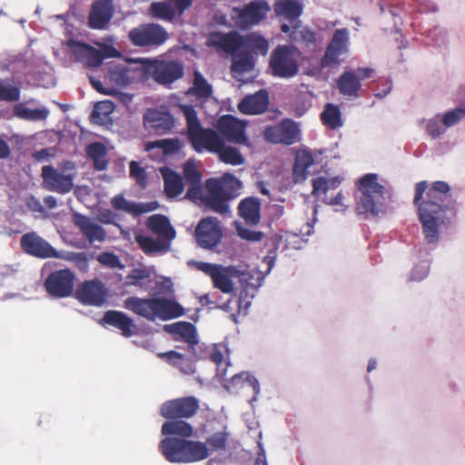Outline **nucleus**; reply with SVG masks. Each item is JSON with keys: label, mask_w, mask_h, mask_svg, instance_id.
Returning a JSON list of instances; mask_svg holds the SVG:
<instances>
[{"label": "nucleus", "mask_w": 465, "mask_h": 465, "mask_svg": "<svg viewBox=\"0 0 465 465\" xmlns=\"http://www.w3.org/2000/svg\"><path fill=\"white\" fill-rule=\"evenodd\" d=\"M443 181L434 182L430 188L426 181L415 185L414 204L418 207L425 242L432 248L440 241V232L447 229L456 215V201Z\"/></svg>", "instance_id": "nucleus-1"}, {"label": "nucleus", "mask_w": 465, "mask_h": 465, "mask_svg": "<svg viewBox=\"0 0 465 465\" xmlns=\"http://www.w3.org/2000/svg\"><path fill=\"white\" fill-rule=\"evenodd\" d=\"M229 434L218 431L207 438L206 442L166 437L161 440L159 450L172 463H192L205 460L210 451L224 450Z\"/></svg>", "instance_id": "nucleus-2"}, {"label": "nucleus", "mask_w": 465, "mask_h": 465, "mask_svg": "<svg viewBox=\"0 0 465 465\" xmlns=\"http://www.w3.org/2000/svg\"><path fill=\"white\" fill-rule=\"evenodd\" d=\"M358 193V215L369 219L385 212L391 193L377 173L364 174L359 181Z\"/></svg>", "instance_id": "nucleus-3"}, {"label": "nucleus", "mask_w": 465, "mask_h": 465, "mask_svg": "<svg viewBox=\"0 0 465 465\" xmlns=\"http://www.w3.org/2000/svg\"><path fill=\"white\" fill-rule=\"evenodd\" d=\"M301 53L292 45H278L271 54L269 66L273 76L292 78L299 73L298 59Z\"/></svg>", "instance_id": "nucleus-4"}, {"label": "nucleus", "mask_w": 465, "mask_h": 465, "mask_svg": "<svg viewBox=\"0 0 465 465\" xmlns=\"http://www.w3.org/2000/svg\"><path fill=\"white\" fill-rule=\"evenodd\" d=\"M180 108L186 119L188 139L197 153H201L202 149L206 148V142H211L213 145L219 144L217 132L202 126L197 113L192 104H183Z\"/></svg>", "instance_id": "nucleus-5"}, {"label": "nucleus", "mask_w": 465, "mask_h": 465, "mask_svg": "<svg viewBox=\"0 0 465 465\" xmlns=\"http://www.w3.org/2000/svg\"><path fill=\"white\" fill-rule=\"evenodd\" d=\"M189 266H193L198 271L208 275L214 288L220 290L223 293H232L234 290L233 279L237 276V267L233 265L223 266L217 263H210L205 262H198L191 260L188 262Z\"/></svg>", "instance_id": "nucleus-6"}, {"label": "nucleus", "mask_w": 465, "mask_h": 465, "mask_svg": "<svg viewBox=\"0 0 465 465\" xmlns=\"http://www.w3.org/2000/svg\"><path fill=\"white\" fill-rule=\"evenodd\" d=\"M143 61L110 62L106 64V77L117 86L124 87L143 77Z\"/></svg>", "instance_id": "nucleus-7"}, {"label": "nucleus", "mask_w": 465, "mask_h": 465, "mask_svg": "<svg viewBox=\"0 0 465 465\" xmlns=\"http://www.w3.org/2000/svg\"><path fill=\"white\" fill-rule=\"evenodd\" d=\"M66 45L71 49L75 60L87 67H98L105 58L118 57L121 54L113 46L105 45L101 49H96L75 40H69Z\"/></svg>", "instance_id": "nucleus-8"}, {"label": "nucleus", "mask_w": 465, "mask_h": 465, "mask_svg": "<svg viewBox=\"0 0 465 465\" xmlns=\"http://www.w3.org/2000/svg\"><path fill=\"white\" fill-rule=\"evenodd\" d=\"M128 37L132 44L139 47L160 46L163 45L169 35L160 25L150 23L132 29Z\"/></svg>", "instance_id": "nucleus-9"}, {"label": "nucleus", "mask_w": 465, "mask_h": 465, "mask_svg": "<svg viewBox=\"0 0 465 465\" xmlns=\"http://www.w3.org/2000/svg\"><path fill=\"white\" fill-rule=\"evenodd\" d=\"M199 408V401L195 397H182L163 402L160 409V414L169 420L188 419L193 417Z\"/></svg>", "instance_id": "nucleus-10"}, {"label": "nucleus", "mask_w": 465, "mask_h": 465, "mask_svg": "<svg viewBox=\"0 0 465 465\" xmlns=\"http://www.w3.org/2000/svg\"><path fill=\"white\" fill-rule=\"evenodd\" d=\"M43 186L49 192L60 194L70 193L74 187V173H63L53 165L42 167Z\"/></svg>", "instance_id": "nucleus-11"}, {"label": "nucleus", "mask_w": 465, "mask_h": 465, "mask_svg": "<svg viewBox=\"0 0 465 465\" xmlns=\"http://www.w3.org/2000/svg\"><path fill=\"white\" fill-rule=\"evenodd\" d=\"M74 275L67 269L54 271L45 282L46 292L53 297L64 298L74 292Z\"/></svg>", "instance_id": "nucleus-12"}, {"label": "nucleus", "mask_w": 465, "mask_h": 465, "mask_svg": "<svg viewBox=\"0 0 465 465\" xmlns=\"http://www.w3.org/2000/svg\"><path fill=\"white\" fill-rule=\"evenodd\" d=\"M300 128L297 123L284 119L279 124L268 126L264 130V137L272 143L291 145L298 141Z\"/></svg>", "instance_id": "nucleus-13"}, {"label": "nucleus", "mask_w": 465, "mask_h": 465, "mask_svg": "<svg viewBox=\"0 0 465 465\" xmlns=\"http://www.w3.org/2000/svg\"><path fill=\"white\" fill-rule=\"evenodd\" d=\"M23 251L40 259H57L59 252L35 232L25 233L20 240Z\"/></svg>", "instance_id": "nucleus-14"}, {"label": "nucleus", "mask_w": 465, "mask_h": 465, "mask_svg": "<svg viewBox=\"0 0 465 465\" xmlns=\"http://www.w3.org/2000/svg\"><path fill=\"white\" fill-rule=\"evenodd\" d=\"M223 233L218 221L213 217L202 219L195 229V238L200 247L213 250L221 242Z\"/></svg>", "instance_id": "nucleus-15"}, {"label": "nucleus", "mask_w": 465, "mask_h": 465, "mask_svg": "<svg viewBox=\"0 0 465 465\" xmlns=\"http://www.w3.org/2000/svg\"><path fill=\"white\" fill-rule=\"evenodd\" d=\"M218 134L233 143H245V123L236 117L227 114L220 118L217 124Z\"/></svg>", "instance_id": "nucleus-16"}, {"label": "nucleus", "mask_w": 465, "mask_h": 465, "mask_svg": "<svg viewBox=\"0 0 465 465\" xmlns=\"http://www.w3.org/2000/svg\"><path fill=\"white\" fill-rule=\"evenodd\" d=\"M75 296L82 304L102 306L105 302L106 288L99 280L85 281L77 288Z\"/></svg>", "instance_id": "nucleus-17"}, {"label": "nucleus", "mask_w": 465, "mask_h": 465, "mask_svg": "<svg viewBox=\"0 0 465 465\" xmlns=\"http://www.w3.org/2000/svg\"><path fill=\"white\" fill-rule=\"evenodd\" d=\"M349 30L347 28L337 29L329 43L325 54L322 58V66H330L339 63V57L347 54L349 50Z\"/></svg>", "instance_id": "nucleus-18"}, {"label": "nucleus", "mask_w": 465, "mask_h": 465, "mask_svg": "<svg viewBox=\"0 0 465 465\" xmlns=\"http://www.w3.org/2000/svg\"><path fill=\"white\" fill-rule=\"evenodd\" d=\"M192 4V0H163L153 2L150 6V12L155 18L172 22L176 15H182Z\"/></svg>", "instance_id": "nucleus-19"}, {"label": "nucleus", "mask_w": 465, "mask_h": 465, "mask_svg": "<svg viewBox=\"0 0 465 465\" xmlns=\"http://www.w3.org/2000/svg\"><path fill=\"white\" fill-rule=\"evenodd\" d=\"M270 10L267 0H252L238 10V16L244 25L253 26L263 21Z\"/></svg>", "instance_id": "nucleus-20"}, {"label": "nucleus", "mask_w": 465, "mask_h": 465, "mask_svg": "<svg viewBox=\"0 0 465 465\" xmlns=\"http://www.w3.org/2000/svg\"><path fill=\"white\" fill-rule=\"evenodd\" d=\"M243 36L235 31L229 33L213 32L207 38L208 46L216 47L227 54H234L242 47Z\"/></svg>", "instance_id": "nucleus-21"}, {"label": "nucleus", "mask_w": 465, "mask_h": 465, "mask_svg": "<svg viewBox=\"0 0 465 465\" xmlns=\"http://www.w3.org/2000/svg\"><path fill=\"white\" fill-rule=\"evenodd\" d=\"M111 205L114 209L117 211H123L128 214L133 215L134 217H137L143 213L153 212L160 206L156 201L149 203L131 202L125 199L122 193L116 194L111 199Z\"/></svg>", "instance_id": "nucleus-22"}, {"label": "nucleus", "mask_w": 465, "mask_h": 465, "mask_svg": "<svg viewBox=\"0 0 465 465\" xmlns=\"http://www.w3.org/2000/svg\"><path fill=\"white\" fill-rule=\"evenodd\" d=\"M114 5L112 0H97L91 8L88 21L93 29L102 30L106 28L114 15Z\"/></svg>", "instance_id": "nucleus-23"}, {"label": "nucleus", "mask_w": 465, "mask_h": 465, "mask_svg": "<svg viewBox=\"0 0 465 465\" xmlns=\"http://www.w3.org/2000/svg\"><path fill=\"white\" fill-rule=\"evenodd\" d=\"M183 66L176 61H163L154 65L153 77L160 84H170L183 76Z\"/></svg>", "instance_id": "nucleus-24"}, {"label": "nucleus", "mask_w": 465, "mask_h": 465, "mask_svg": "<svg viewBox=\"0 0 465 465\" xmlns=\"http://www.w3.org/2000/svg\"><path fill=\"white\" fill-rule=\"evenodd\" d=\"M144 125L158 134H164L174 125L173 115L165 111L156 109L148 110L143 116Z\"/></svg>", "instance_id": "nucleus-25"}, {"label": "nucleus", "mask_w": 465, "mask_h": 465, "mask_svg": "<svg viewBox=\"0 0 465 465\" xmlns=\"http://www.w3.org/2000/svg\"><path fill=\"white\" fill-rule=\"evenodd\" d=\"M219 144L213 145L211 142H206V148L202 149V153L206 151L213 153H218L219 159L228 164L241 165L244 163V158L240 151L232 146H225L223 137L217 134Z\"/></svg>", "instance_id": "nucleus-26"}, {"label": "nucleus", "mask_w": 465, "mask_h": 465, "mask_svg": "<svg viewBox=\"0 0 465 465\" xmlns=\"http://www.w3.org/2000/svg\"><path fill=\"white\" fill-rule=\"evenodd\" d=\"M163 330L173 335L177 341L186 342L189 346H195L199 342L195 326L188 322H177L163 326Z\"/></svg>", "instance_id": "nucleus-27"}, {"label": "nucleus", "mask_w": 465, "mask_h": 465, "mask_svg": "<svg viewBox=\"0 0 465 465\" xmlns=\"http://www.w3.org/2000/svg\"><path fill=\"white\" fill-rule=\"evenodd\" d=\"M204 186L207 191V197L203 206L220 214L228 213L231 200L219 191L221 187H218L214 183H209L207 180Z\"/></svg>", "instance_id": "nucleus-28"}, {"label": "nucleus", "mask_w": 465, "mask_h": 465, "mask_svg": "<svg viewBox=\"0 0 465 465\" xmlns=\"http://www.w3.org/2000/svg\"><path fill=\"white\" fill-rule=\"evenodd\" d=\"M74 223L90 243L104 242L106 238L104 229L101 225L94 223L89 217L75 213L74 215Z\"/></svg>", "instance_id": "nucleus-29"}, {"label": "nucleus", "mask_w": 465, "mask_h": 465, "mask_svg": "<svg viewBox=\"0 0 465 465\" xmlns=\"http://www.w3.org/2000/svg\"><path fill=\"white\" fill-rule=\"evenodd\" d=\"M269 104V94L260 90L254 94L245 96L238 104V109L244 114H259L266 111Z\"/></svg>", "instance_id": "nucleus-30"}, {"label": "nucleus", "mask_w": 465, "mask_h": 465, "mask_svg": "<svg viewBox=\"0 0 465 465\" xmlns=\"http://www.w3.org/2000/svg\"><path fill=\"white\" fill-rule=\"evenodd\" d=\"M238 214L247 225L255 226L261 221V202L257 197H246L238 204Z\"/></svg>", "instance_id": "nucleus-31"}, {"label": "nucleus", "mask_w": 465, "mask_h": 465, "mask_svg": "<svg viewBox=\"0 0 465 465\" xmlns=\"http://www.w3.org/2000/svg\"><path fill=\"white\" fill-rule=\"evenodd\" d=\"M147 228L159 238L171 242L175 238L176 232L169 219L163 214H153L146 221Z\"/></svg>", "instance_id": "nucleus-32"}, {"label": "nucleus", "mask_w": 465, "mask_h": 465, "mask_svg": "<svg viewBox=\"0 0 465 465\" xmlns=\"http://www.w3.org/2000/svg\"><path fill=\"white\" fill-rule=\"evenodd\" d=\"M276 16L288 20L290 24H300L299 17L303 6L298 0H277L274 4Z\"/></svg>", "instance_id": "nucleus-33"}, {"label": "nucleus", "mask_w": 465, "mask_h": 465, "mask_svg": "<svg viewBox=\"0 0 465 465\" xmlns=\"http://www.w3.org/2000/svg\"><path fill=\"white\" fill-rule=\"evenodd\" d=\"M184 310L175 301L165 298H154V321H168L183 315Z\"/></svg>", "instance_id": "nucleus-34"}, {"label": "nucleus", "mask_w": 465, "mask_h": 465, "mask_svg": "<svg viewBox=\"0 0 465 465\" xmlns=\"http://www.w3.org/2000/svg\"><path fill=\"white\" fill-rule=\"evenodd\" d=\"M314 163L312 152L308 149H301L296 152L293 164L292 177L296 183L305 181L310 173L309 168Z\"/></svg>", "instance_id": "nucleus-35"}, {"label": "nucleus", "mask_w": 465, "mask_h": 465, "mask_svg": "<svg viewBox=\"0 0 465 465\" xmlns=\"http://www.w3.org/2000/svg\"><path fill=\"white\" fill-rule=\"evenodd\" d=\"M194 351H188V354H182L176 351H167L161 352L158 356L169 362L170 364L179 368L183 373H193L194 371Z\"/></svg>", "instance_id": "nucleus-36"}, {"label": "nucleus", "mask_w": 465, "mask_h": 465, "mask_svg": "<svg viewBox=\"0 0 465 465\" xmlns=\"http://www.w3.org/2000/svg\"><path fill=\"white\" fill-rule=\"evenodd\" d=\"M124 308L149 321H154V298L128 297Z\"/></svg>", "instance_id": "nucleus-37"}, {"label": "nucleus", "mask_w": 465, "mask_h": 465, "mask_svg": "<svg viewBox=\"0 0 465 465\" xmlns=\"http://www.w3.org/2000/svg\"><path fill=\"white\" fill-rule=\"evenodd\" d=\"M102 321L105 324L117 328L126 337L131 336L135 328L134 321L127 314L119 311L106 312Z\"/></svg>", "instance_id": "nucleus-38"}, {"label": "nucleus", "mask_w": 465, "mask_h": 465, "mask_svg": "<svg viewBox=\"0 0 465 465\" xmlns=\"http://www.w3.org/2000/svg\"><path fill=\"white\" fill-rule=\"evenodd\" d=\"M207 181L209 183H214L218 187H221V190L219 191L230 200L234 199L241 194L242 187V182L232 173H227L220 179L210 178L207 179Z\"/></svg>", "instance_id": "nucleus-39"}, {"label": "nucleus", "mask_w": 465, "mask_h": 465, "mask_svg": "<svg viewBox=\"0 0 465 465\" xmlns=\"http://www.w3.org/2000/svg\"><path fill=\"white\" fill-rule=\"evenodd\" d=\"M160 173L163 179L166 195L170 198L180 195L183 191L182 176L168 167L161 168Z\"/></svg>", "instance_id": "nucleus-40"}, {"label": "nucleus", "mask_w": 465, "mask_h": 465, "mask_svg": "<svg viewBox=\"0 0 465 465\" xmlns=\"http://www.w3.org/2000/svg\"><path fill=\"white\" fill-rule=\"evenodd\" d=\"M265 275L262 272L254 269L240 270L237 267V276L239 282L244 288L245 292L249 290L257 291L262 286Z\"/></svg>", "instance_id": "nucleus-41"}, {"label": "nucleus", "mask_w": 465, "mask_h": 465, "mask_svg": "<svg viewBox=\"0 0 465 465\" xmlns=\"http://www.w3.org/2000/svg\"><path fill=\"white\" fill-rule=\"evenodd\" d=\"M361 86L360 79L352 71L344 72L338 80L339 91L345 96L358 97Z\"/></svg>", "instance_id": "nucleus-42"}, {"label": "nucleus", "mask_w": 465, "mask_h": 465, "mask_svg": "<svg viewBox=\"0 0 465 465\" xmlns=\"http://www.w3.org/2000/svg\"><path fill=\"white\" fill-rule=\"evenodd\" d=\"M86 153L88 157L94 162V167L95 170L104 171L107 168V150L102 143L94 142L90 143L86 147Z\"/></svg>", "instance_id": "nucleus-43"}, {"label": "nucleus", "mask_w": 465, "mask_h": 465, "mask_svg": "<svg viewBox=\"0 0 465 465\" xmlns=\"http://www.w3.org/2000/svg\"><path fill=\"white\" fill-rule=\"evenodd\" d=\"M163 435H178L183 438H188L193 435V427L181 419H174L165 421L161 429Z\"/></svg>", "instance_id": "nucleus-44"}, {"label": "nucleus", "mask_w": 465, "mask_h": 465, "mask_svg": "<svg viewBox=\"0 0 465 465\" xmlns=\"http://www.w3.org/2000/svg\"><path fill=\"white\" fill-rule=\"evenodd\" d=\"M136 241L142 250L148 254L165 252L171 248V242L166 240H155L152 237L137 236Z\"/></svg>", "instance_id": "nucleus-45"}, {"label": "nucleus", "mask_w": 465, "mask_h": 465, "mask_svg": "<svg viewBox=\"0 0 465 465\" xmlns=\"http://www.w3.org/2000/svg\"><path fill=\"white\" fill-rule=\"evenodd\" d=\"M14 114L26 121H41L48 117L49 110L45 107L31 109L20 103L15 105Z\"/></svg>", "instance_id": "nucleus-46"}, {"label": "nucleus", "mask_w": 465, "mask_h": 465, "mask_svg": "<svg viewBox=\"0 0 465 465\" xmlns=\"http://www.w3.org/2000/svg\"><path fill=\"white\" fill-rule=\"evenodd\" d=\"M254 58L252 54L247 52H239L232 54V72L234 74H242L252 71L254 67Z\"/></svg>", "instance_id": "nucleus-47"}, {"label": "nucleus", "mask_w": 465, "mask_h": 465, "mask_svg": "<svg viewBox=\"0 0 465 465\" xmlns=\"http://www.w3.org/2000/svg\"><path fill=\"white\" fill-rule=\"evenodd\" d=\"M188 94L200 99H206L212 96L213 86L199 71H194L193 85L188 90Z\"/></svg>", "instance_id": "nucleus-48"}, {"label": "nucleus", "mask_w": 465, "mask_h": 465, "mask_svg": "<svg viewBox=\"0 0 465 465\" xmlns=\"http://www.w3.org/2000/svg\"><path fill=\"white\" fill-rule=\"evenodd\" d=\"M321 119L324 125L338 129L343 125L340 108L333 104H326L321 114Z\"/></svg>", "instance_id": "nucleus-49"}, {"label": "nucleus", "mask_w": 465, "mask_h": 465, "mask_svg": "<svg viewBox=\"0 0 465 465\" xmlns=\"http://www.w3.org/2000/svg\"><path fill=\"white\" fill-rule=\"evenodd\" d=\"M242 46L250 48L257 54L265 55L269 51V42L257 33H250L243 36Z\"/></svg>", "instance_id": "nucleus-50"}, {"label": "nucleus", "mask_w": 465, "mask_h": 465, "mask_svg": "<svg viewBox=\"0 0 465 465\" xmlns=\"http://www.w3.org/2000/svg\"><path fill=\"white\" fill-rule=\"evenodd\" d=\"M290 40L302 43L307 46L314 45L316 42L315 33L306 26H302L300 24L292 25V31L289 35Z\"/></svg>", "instance_id": "nucleus-51"}, {"label": "nucleus", "mask_w": 465, "mask_h": 465, "mask_svg": "<svg viewBox=\"0 0 465 465\" xmlns=\"http://www.w3.org/2000/svg\"><path fill=\"white\" fill-rule=\"evenodd\" d=\"M21 89L11 79H0V101L15 103L20 99Z\"/></svg>", "instance_id": "nucleus-52"}, {"label": "nucleus", "mask_w": 465, "mask_h": 465, "mask_svg": "<svg viewBox=\"0 0 465 465\" xmlns=\"http://www.w3.org/2000/svg\"><path fill=\"white\" fill-rule=\"evenodd\" d=\"M146 147L147 150L160 148L164 153L173 154L180 151L182 143L178 138L162 139L148 143Z\"/></svg>", "instance_id": "nucleus-53"}, {"label": "nucleus", "mask_w": 465, "mask_h": 465, "mask_svg": "<svg viewBox=\"0 0 465 465\" xmlns=\"http://www.w3.org/2000/svg\"><path fill=\"white\" fill-rule=\"evenodd\" d=\"M230 351H213L210 359L216 364L217 375L224 378L226 375L227 368L231 365L229 361Z\"/></svg>", "instance_id": "nucleus-54"}, {"label": "nucleus", "mask_w": 465, "mask_h": 465, "mask_svg": "<svg viewBox=\"0 0 465 465\" xmlns=\"http://www.w3.org/2000/svg\"><path fill=\"white\" fill-rule=\"evenodd\" d=\"M57 259L72 262L82 271L87 270L89 266L88 258L84 252L60 251Z\"/></svg>", "instance_id": "nucleus-55"}, {"label": "nucleus", "mask_w": 465, "mask_h": 465, "mask_svg": "<svg viewBox=\"0 0 465 465\" xmlns=\"http://www.w3.org/2000/svg\"><path fill=\"white\" fill-rule=\"evenodd\" d=\"M426 131L433 139L439 138L446 132L441 114H436L427 121Z\"/></svg>", "instance_id": "nucleus-56"}, {"label": "nucleus", "mask_w": 465, "mask_h": 465, "mask_svg": "<svg viewBox=\"0 0 465 465\" xmlns=\"http://www.w3.org/2000/svg\"><path fill=\"white\" fill-rule=\"evenodd\" d=\"M330 183H332V187H337L341 183L339 177L327 179L325 177H317L312 180V194L318 195L320 193L325 194L330 189Z\"/></svg>", "instance_id": "nucleus-57"}, {"label": "nucleus", "mask_w": 465, "mask_h": 465, "mask_svg": "<svg viewBox=\"0 0 465 465\" xmlns=\"http://www.w3.org/2000/svg\"><path fill=\"white\" fill-rule=\"evenodd\" d=\"M443 124L447 128L456 125L461 119L465 117V108L458 107L441 114Z\"/></svg>", "instance_id": "nucleus-58"}, {"label": "nucleus", "mask_w": 465, "mask_h": 465, "mask_svg": "<svg viewBox=\"0 0 465 465\" xmlns=\"http://www.w3.org/2000/svg\"><path fill=\"white\" fill-rule=\"evenodd\" d=\"M235 226L237 234L243 240L261 242L263 239L264 233L262 232L251 230L239 223H235Z\"/></svg>", "instance_id": "nucleus-59"}, {"label": "nucleus", "mask_w": 465, "mask_h": 465, "mask_svg": "<svg viewBox=\"0 0 465 465\" xmlns=\"http://www.w3.org/2000/svg\"><path fill=\"white\" fill-rule=\"evenodd\" d=\"M183 175L188 184L201 183L202 175L194 163L187 161L183 165Z\"/></svg>", "instance_id": "nucleus-60"}, {"label": "nucleus", "mask_w": 465, "mask_h": 465, "mask_svg": "<svg viewBox=\"0 0 465 465\" xmlns=\"http://www.w3.org/2000/svg\"><path fill=\"white\" fill-rule=\"evenodd\" d=\"M206 197L207 193H203L201 183L189 184L186 192V198H188L189 200L193 201L195 203L203 205Z\"/></svg>", "instance_id": "nucleus-61"}, {"label": "nucleus", "mask_w": 465, "mask_h": 465, "mask_svg": "<svg viewBox=\"0 0 465 465\" xmlns=\"http://www.w3.org/2000/svg\"><path fill=\"white\" fill-rule=\"evenodd\" d=\"M149 278V272L144 269H134L126 276V283L143 288V281Z\"/></svg>", "instance_id": "nucleus-62"}, {"label": "nucleus", "mask_w": 465, "mask_h": 465, "mask_svg": "<svg viewBox=\"0 0 465 465\" xmlns=\"http://www.w3.org/2000/svg\"><path fill=\"white\" fill-rule=\"evenodd\" d=\"M97 261L104 266H106L111 269H121L124 267L119 257L113 252H105L101 253L100 255H98Z\"/></svg>", "instance_id": "nucleus-63"}, {"label": "nucleus", "mask_w": 465, "mask_h": 465, "mask_svg": "<svg viewBox=\"0 0 465 465\" xmlns=\"http://www.w3.org/2000/svg\"><path fill=\"white\" fill-rule=\"evenodd\" d=\"M430 271V262L428 260H422L411 272L410 279L411 281H421L427 277Z\"/></svg>", "instance_id": "nucleus-64"}]
</instances>
